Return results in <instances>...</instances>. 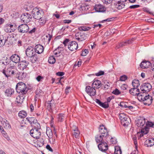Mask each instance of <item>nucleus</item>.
<instances>
[{"label":"nucleus","instance_id":"obj_46","mask_svg":"<svg viewBox=\"0 0 154 154\" xmlns=\"http://www.w3.org/2000/svg\"><path fill=\"white\" fill-rule=\"evenodd\" d=\"M36 55L35 54V55L33 56L32 57H30V60L32 63H35L37 60Z\"/></svg>","mask_w":154,"mask_h":154},{"label":"nucleus","instance_id":"obj_38","mask_svg":"<svg viewBox=\"0 0 154 154\" xmlns=\"http://www.w3.org/2000/svg\"><path fill=\"white\" fill-rule=\"evenodd\" d=\"M91 28L85 26H81L78 27L80 31H88Z\"/></svg>","mask_w":154,"mask_h":154},{"label":"nucleus","instance_id":"obj_54","mask_svg":"<svg viewBox=\"0 0 154 154\" xmlns=\"http://www.w3.org/2000/svg\"><path fill=\"white\" fill-rule=\"evenodd\" d=\"M52 37V35H51L50 34H48L46 36L45 39L46 40H48V42H50Z\"/></svg>","mask_w":154,"mask_h":154},{"label":"nucleus","instance_id":"obj_56","mask_svg":"<svg viewBox=\"0 0 154 154\" xmlns=\"http://www.w3.org/2000/svg\"><path fill=\"white\" fill-rule=\"evenodd\" d=\"M5 40L0 39V48L3 46L5 44Z\"/></svg>","mask_w":154,"mask_h":154},{"label":"nucleus","instance_id":"obj_1","mask_svg":"<svg viewBox=\"0 0 154 154\" xmlns=\"http://www.w3.org/2000/svg\"><path fill=\"white\" fill-rule=\"evenodd\" d=\"M137 96L138 100L140 101H147L148 103H144L145 105H149L152 103V97L150 96L147 93L144 92L139 93Z\"/></svg>","mask_w":154,"mask_h":154},{"label":"nucleus","instance_id":"obj_51","mask_svg":"<svg viewBox=\"0 0 154 154\" xmlns=\"http://www.w3.org/2000/svg\"><path fill=\"white\" fill-rule=\"evenodd\" d=\"M89 52L88 50V49H86L84 51H83L82 54L81 55L83 56H85L88 54Z\"/></svg>","mask_w":154,"mask_h":154},{"label":"nucleus","instance_id":"obj_55","mask_svg":"<svg viewBox=\"0 0 154 154\" xmlns=\"http://www.w3.org/2000/svg\"><path fill=\"white\" fill-rule=\"evenodd\" d=\"M110 140V142L113 144H115L117 142V140L115 137H112Z\"/></svg>","mask_w":154,"mask_h":154},{"label":"nucleus","instance_id":"obj_9","mask_svg":"<svg viewBox=\"0 0 154 154\" xmlns=\"http://www.w3.org/2000/svg\"><path fill=\"white\" fill-rule=\"evenodd\" d=\"M87 35L82 32H78L75 34V38L79 41H82L87 38Z\"/></svg>","mask_w":154,"mask_h":154},{"label":"nucleus","instance_id":"obj_13","mask_svg":"<svg viewBox=\"0 0 154 154\" xmlns=\"http://www.w3.org/2000/svg\"><path fill=\"white\" fill-rule=\"evenodd\" d=\"M34 49L31 46H29L26 49V54L28 57H32L35 54Z\"/></svg>","mask_w":154,"mask_h":154},{"label":"nucleus","instance_id":"obj_63","mask_svg":"<svg viewBox=\"0 0 154 154\" xmlns=\"http://www.w3.org/2000/svg\"><path fill=\"white\" fill-rule=\"evenodd\" d=\"M46 148L49 151H51L52 152H53V150L51 148V147H50L49 145H47L46 146Z\"/></svg>","mask_w":154,"mask_h":154},{"label":"nucleus","instance_id":"obj_61","mask_svg":"<svg viewBox=\"0 0 154 154\" xmlns=\"http://www.w3.org/2000/svg\"><path fill=\"white\" fill-rule=\"evenodd\" d=\"M70 87L69 86L67 87L65 89V93L66 94H68L69 91L70 89Z\"/></svg>","mask_w":154,"mask_h":154},{"label":"nucleus","instance_id":"obj_44","mask_svg":"<svg viewBox=\"0 0 154 154\" xmlns=\"http://www.w3.org/2000/svg\"><path fill=\"white\" fill-rule=\"evenodd\" d=\"M54 53L56 57H58L61 54V52L59 51L58 49H56L54 51Z\"/></svg>","mask_w":154,"mask_h":154},{"label":"nucleus","instance_id":"obj_26","mask_svg":"<svg viewBox=\"0 0 154 154\" xmlns=\"http://www.w3.org/2000/svg\"><path fill=\"white\" fill-rule=\"evenodd\" d=\"M145 145L147 147H151L154 145V139L150 138L146 140L145 142Z\"/></svg>","mask_w":154,"mask_h":154},{"label":"nucleus","instance_id":"obj_15","mask_svg":"<svg viewBox=\"0 0 154 154\" xmlns=\"http://www.w3.org/2000/svg\"><path fill=\"white\" fill-rule=\"evenodd\" d=\"M19 31L21 33H25L29 31V28L28 26L26 24H21L18 28Z\"/></svg>","mask_w":154,"mask_h":154},{"label":"nucleus","instance_id":"obj_45","mask_svg":"<svg viewBox=\"0 0 154 154\" xmlns=\"http://www.w3.org/2000/svg\"><path fill=\"white\" fill-rule=\"evenodd\" d=\"M115 153L116 154H121L122 151L120 148L118 146L115 147Z\"/></svg>","mask_w":154,"mask_h":154},{"label":"nucleus","instance_id":"obj_50","mask_svg":"<svg viewBox=\"0 0 154 154\" xmlns=\"http://www.w3.org/2000/svg\"><path fill=\"white\" fill-rule=\"evenodd\" d=\"M119 117L121 121L122 120L124 119L125 118H127L128 117L123 113H121L119 115Z\"/></svg>","mask_w":154,"mask_h":154},{"label":"nucleus","instance_id":"obj_6","mask_svg":"<svg viewBox=\"0 0 154 154\" xmlns=\"http://www.w3.org/2000/svg\"><path fill=\"white\" fill-rule=\"evenodd\" d=\"M70 127L72 128V133L73 137L78 138L79 137L80 131L77 126L73 124H71Z\"/></svg>","mask_w":154,"mask_h":154},{"label":"nucleus","instance_id":"obj_19","mask_svg":"<svg viewBox=\"0 0 154 154\" xmlns=\"http://www.w3.org/2000/svg\"><path fill=\"white\" fill-rule=\"evenodd\" d=\"M46 105L47 109L49 110H52V109L55 107V103L54 100H51V101H48Z\"/></svg>","mask_w":154,"mask_h":154},{"label":"nucleus","instance_id":"obj_28","mask_svg":"<svg viewBox=\"0 0 154 154\" xmlns=\"http://www.w3.org/2000/svg\"><path fill=\"white\" fill-rule=\"evenodd\" d=\"M129 93L131 95L135 96L137 95V96L139 93L140 90L139 89L135 88H132L130 89L129 91Z\"/></svg>","mask_w":154,"mask_h":154},{"label":"nucleus","instance_id":"obj_21","mask_svg":"<svg viewBox=\"0 0 154 154\" xmlns=\"http://www.w3.org/2000/svg\"><path fill=\"white\" fill-rule=\"evenodd\" d=\"M101 83L100 80L94 79L92 84V86L95 89L99 88L101 87Z\"/></svg>","mask_w":154,"mask_h":154},{"label":"nucleus","instance_id":"obj_60","mask_svg":"<svg viewBox=\"0 0 154 154\" xmlns=\"http://www.w3.org/2000/svg\"><path fill=\"white\" fill-rule=\"evenodd\" d=\"M114 97L113 96H110L108 97L107 99V102L108 103L110 102V101L114 99Z\"/></svg>","mask_w":154,"mask_h":154},{"label":"nucleus","instance_id":"obj_57","mask_svg":"<svg viewBox=\"0 0 154 154\" xmlns=\"http://www.w3.org/2000/svg\"><path fill=\"white\" fill-rule=\"evenodd\" d=\"M44 78L40 75H38L36 78V80L38 82L42 81Z\"/></svg>","mask_w":154,"mask_h":154},{"label":"nucleus","instance_id":"obj_3","mask_svg":"<svg viewBox=\"0 0 154 154\" xmlns=\"http://www.w3.org/2000/svg\"><path fill=\"white\" fill-rule=\"evenodd\" d=\"M32 16L35 19H38L44 16V12L37 7L33 8L32 11Z\"/></svg>","mask_w":154,"mask_h":154},{"label":"nucleus","instance_id":"obj_14","mask_svg":"<svg viewBox=\"0 0 154 154\" xmlns=\"http://www.w3.org/2000/svg\"><path fill=\"white\" fill-rule=\"evenodd\" d=\"M68 48L70 51H75L78 48V44L75 41H72L69 43Z\"/></svg>","mask_w":154,"mask_h":154},{"label":"nucleus","instance_id":"obj_62","mask_svg":"<svg viewBox=\"0 0 154 154\" xmlns=\"http://www.w3.org/2000/svg\"><path fill=\"white\" fill-rule=\"evenodd\" d=\"M146 125L148 127H152L154 125V124L151 122H148Z\"/></svg>","mask_w":154,"mask_h":154},{"label":"nucleus","instance_id":"obj_8","mask_svg":"<svg viewBox=\"0 0 154 154\" xmlns=\"http://www.w3.org/2000/svg\"><path fill=\"white\" fill-rule=\"evenodd\" d=\"M16 29V25L14 23H8L4 27V30L6 32H13Z\"/></svg>","mask_w":154,"mask_h":154},{"label":"nucleus","instance_id":"obj_43","mask_svg":"<svg viewBox=\"0 0 154 154\" xmlns=\"http://www.w3.org/2000/svg\"><path fill=\"white\" fill-rule=\"evenodd\" d=\"M24 97L23 96H21V98L20 95L18 96L16 98L17 101L18 103H20L23 102Z\"/></svg>","mask_w":154,"mask_h":154},{"label":"nucleus","instance_id":"obj_12","mask_svg":"<svg viewBox=\"0 0 154 154\" xmlns=\"http://www.w3.org/2000/svg\"><path fill=\"white\" fill-rule=\"evenodd\" d=\"M85 91L90 96H94L96 94V90L92 86H87L85 88Z\"/></svg>","mask_w":154,"mask_h":154},{"label":"nucleus","instance_id":"obj_52","mask_svg":"<svg viewBox=\"0 0 154 154\" xmlns=\"http://www.w3.org/2000/svg\"><path fill=\"white\" fill-rule=\"evenodd\" d=\"M112 93L116 95H119L121 93L119 91L117 88L114 91H113Z\"/></svg>","mask_w":154,"mask_h":154},{"label":"nucleus","instance_id":"obj_42","mask_svg":"<svg viewBox=\"0 0 154 154\" xmlns=\"http://www.w3.org/2000/svg\"><path fill=\"white\" fill-rule=\"evenodd\" d=\"M26 76V73L24 72L20 73L18 78L19 79H22L25 78Z\"/></svg>","mask_w":154,"mask_h":154},{"label":"nucleus","instance_id":"obj_24","mask_svg":"<svg viewBox=\"0 0 154 154\" xmlns=\"http://www.w3.org/2000/svg\"><path fill=\"white\" fill-rule=\"evenodd\" d=\"M29 63L26 60H23L20 62L18 66L20 69L24 70L28 65Z\"/></svg>","mask_w":154,"mask_h":154},{"label":"nucleus","instance_id":"obj_37","mask_svg":"<svg viewBox=\"0 0 154 154\" xmlns=\"http://www.w3.org/2000/svg\"><path fill=\"white\" fill-rule=\"evenodd\" d=\"M132 85L134 88H137L139 85V81L138 80H134L132 82Z\"/></svg>","mask_w":154,"mask_h":154},{"label":"nucleus","instance_id":"obj_49","mask_svg":"<svg viewBox=\"0 0 154 154\" xmlns=\"http://www.w3.org/2000/svg\"><path fill=\"white\" fill-rule=\"evenodd\" d=\"M127 104V103L124 102H121L120 103L119 106L121 107H124L125 108H128V106Z\"/></svg>","mask_w":154,"mask_h":154},{"label":"nucleus","instance_id":"obj_40","mask_svg":"<svg viewBox=\"0 0 154 154\" xmlns=\"http://www.w3.org/2000/svg\"><path fill=\"white\" fill-rule=\"evenodd\" d=\"M19 116L21 118H23L26 116V113L24 111H20L18 113Z\"/></svg>","mask_w":154,"mask_h":154},{"label":"nucleus","instance_id":"obj_7","mask_svg":"<svg viewBox=\"0 0 154 154\" xmlns=\"http://www.w3.org/2000/svg\"><path fill=\"white\" fill-rule=\"evenodd\" d=\"M20 19L23 22L27 23L29 22L32 19V16L28 13H24L21 15Z\"/></svg>","mask_w":154,"mask_h":154},{"label":"nucleus","instance_id":"obj_41","mask_svg":"<svg viewBox=\"0 0 154 154\" xmlns=\"http://www.w3.org/2000/svg\"><path fill=\"white\" fill-rule=\"evenodd\" d=\"M48 61L50 64H52L55 62V59L53 56H51L49 58Z\"/></svg>","mask_w":154,"mask_h":154},{"label":"nucleus","instance_id":"obj_27","mask_svg":"<svg viewBox=\"0 0 154 154\" xmlns=\"http://www.w3.org/2000/svg\"><path fill=\"white\" fill-rule=\"evenodd\" d=\"M106 137H102V135L101 134L97 135L95 137L96 141L97 143H100L106 140Z\"/></svg>","mask_w":154,"mask_h":154},{"label":"nucleus","instance_id":"obj_22","mask_svg":"<svg viewBox=\"0 0 154 154\" xmlns=\"http://www.w3.org/2000/svg\"><path fill=\"white\" fill-rule=\"evenodd\" d=\"M10 59L13 62L17 63H19L20 60V57L17 54H14L10 57Z\"/></svg>","mask_w":154,"mask_h":154},{"label":"nucleus","instance_id":"obj_36","mask_svg":"<svg viewBox=\"0 0 154 154\" xmlns=\"http://www.w3.org/2000/svg\"><path fill=\"white\" fill-rule=\"evenodd\" d=\"M133 140L134 141V144L135 146V148L136 149L137 151H136L135 150V153H132L131 154H135L136 152H137V153L138 152V150L137 149V138L136 137L134 136L133 137Z\"/></svg>","mask_w":154,"mask_h":154},{"label":"nucleus","instance_id":"obj_10","mask_svg":"<svg viewBox=\"0 0 154 154\" xmlns=\"http://www.w3.org/2000/svg\"><path fill=\"white\" fill-rule=\"evenodd\" d=\"M140 89L142 91L147 93L151 90L152 86L149 83H143L141 86Z\"/></svg>","mask_w":154,"mask_h":154},{"label":"nucleus","instance_id":"obj_47","mask_svg":"<svg viewBox=\"0 0 154 154\" xmlns=\"http://www.w3.org/2000/svg\"><path fill=\"white\" fill-rule=\"evenodd\" d=\"M100 106L106 109L109 107V104L107 102L104 103H102Z\"/></svg>","mask_w":154,"mask_h":154},{"label":"nucleus","instance_id":"obj_32","mask_svg":"<svg viewBox=\"0 0 154 154\" xmlns=\"http://www.w3.org/2000/svg\"><path fill=\"white\" fill-rule=\"evenodd\" d=\"M130 119L128 117L125 118L124 119L121 120V123L124 126H128L130 123Z\"/></svg>","mask_w":154,"mask_h":154},{"label":"nucleus","instance_id":"obj_48","mask_svg":"<svg viewBox=\"0 0 154 154\" xmlns=\"http://www.w3.org/2000/svg\"><path fill=\"white\" fill-rule=\"evenodd\" d=\"M4 59L3 60H5L4 61H2V64L5 65H7L9 63L7 57H4Z\"/></svg>","mask_w":154,"mask_h":154},{"label":"nucleus","instance_id":"obj_5","mask_svg":"<svg viewBox=\"0 0 154 154\" xmlns=\"http://www.w3.org/2000/svg\"><path fill=\"white\" fill-rule=\"evenodd\" d=\"M40 128H34L32 129L30 131V134L31 136L33 138L36 139L40 138L41 135V132L39 130Z\"/></svg>","mask_w":154,"mask_h":154},{"label":"nucleus","instance_id":"obj_58","mask_svg":"<svg viewBox=\"0 0 154 154\" xmlns=\"http://www.w3.org/2000/svg\"><path fill=\"white\" fill-rule=\"evenodd\" d=\"M140 7V5H136L130 6L129 7V8L131 9H134L136 8H138Z\"/></svg>","mask_w":154,"mask_h":154},{"label":"nucleus","instance_id":"obj_33","mask_svg":"<svg viewBox=\"0 0 154 154\" xmlns=\"http://www.w3.org/2000/svg\"><path fill=\"white\" fill-rule=\"evenodd\" d=\"M66 117V116L64 114L60 113L58 115V121L59 122H62L64 120Z\"/></svg>","mask_w":154,"mask_h":154},{"label":"nucleus","instance_id":"obj_34","mask_svg":"<svg viewBox=\"0 0 154 154\" xmlns=\"http://www.w3.org/2000/svg\"><path fill=\"white\" fill-rule=\"evenodd\" d=\"M2 122L4 128L6 129H8L10 128L11 125L6 120L4 119L3 120V121Z\"/></svg>","mask_w":154,"mask_h":154},{"label":"nucleus","instance_id":"obj_23","mask_svg":"<svg viewBox=\"0 0 154 154\" xmlns=\"http://www.w3.org/2000/svg\"><path fill=\"white\" fill-rule=\"evenodd\" d=\"M34 50H35V53L40 54L42 53L43 51V47L41 45H37L35 46Z\"/></svg>","mask_w":154,"mask_h":154},{"label":"nucleus","instance_id":"obj_16","mask_svg":"<svg viewBox=\"0 0 154 154\" xmlns=\"http://www.w3.org/2000/svg\"><path fill=\"white\" fill-rule=\"evenodd\" d=\"M14 70L11 69L10 68H8L7 70L6 71L3 69L2 71V73L8 77L9 76H12L14 75L15 73Z\"/></svg>","mask_w":154,"mask_h":154},{"label":"nucleus","instance_id":"obj_59","mask_svg":"<svg viewBox=\"0 0 154 154\" xmlns=\"http://www.w3.org/2000/svg\"><path fill=\"white\" fill-rule=\"evenodd\" d=\"M104 72L100 71L97 73H95V75L96 76H99L103 75L104 74Z\"/></svg>","mask_w":154,"mask_h":154},{"label":"nucleus","instance_id":"obj_25","mask_svg":"<svg viewBox=\"0 0 154 154\" xmlns=\"http://www.w3.org/2000/svg\"><path fill=\"white\" fill-rule=\"evenodd\" d=\"M150 62L147 61H143L140 64V66L143 69L147 68L149 67L151 65Z\"/></svg>","mask_w":154,"mask_h":154},{"label":"nucleus","instance_id":"obj_20","mask_svg":"<svg viewBox=\"0 0 154 154\" xmlns=\"http://www.w3.org/2000/svg\"><path fill=\"white\" fill-rule=\"evenodd\" d=\"M94 8L97 12H103L106 11V8L102 5L100 4L96 5Z\"/></svg>","mask_w":154,"mask_h":154},{"label":"nucleus","instance_id":"obj_53","mask_svg":"<svg viewBox=\"0 0 154 154\" xmlns=\"http://www.w3.org/2000/svg\"><path fill=\"white\" fill-rule=\"evenodd\" d=\"M127 79V76L125 75H123L120 77V81H125Z\"/></svg>","mask_w":154,"mask_h":154},{"label":"nucleus","instance_id":"obj_4","mask_svg":"<svg viewBox=\"0 0 154 154\" xmlns=\"http://www.w3.org/2000/svg\"><path fill=\"white\" fill-rule=\"evenodd\" d=\"M26 120L32 127L37 128H40L39 124L37 122L36 119L34 117H27Z\"/></svg>","mask_w":154,"mask_h":154},{"label":"nucleus","instance_id":"obj_31","mask_svg":"<svg viewBox=\"0 0 154 154\" xmlns=\"http://www.w3.org/2000/svg\"><path fill=\"white\" fill-rule=\"evenodd\" d=\"M14 92V90L11 88L7 89L5 91L6 95L8 97H10Z\"/></svg>","mask_w":154,"mask_h":154},{"label":"nucleus","instance_id":"obj_2","mask_svg":"<svg viewBox=\"0 0 154 154\" xmlns=\"http://www.w3.org/2000/svg\"><path fill=\"white\" fill-rule=\"evenodd\" d=\"M16 90L17 93L23 95L25 94L28 91L26 85L22 82H20L17 84Z\"/></svg>","mask_w":154,"mask_h":154},{"label":"nucleus","instance_id":"obj_11","mask_svg":"<svg viewBox=\"0 0 154 154\" xmlns=\"http://www.w3.org/2000/svg\"><path fill=\"white\" fill-rule=\"evenodd\" d=\"M99 132L100 134L106 137L108 135V132L106 128L103 125H100L99 128Z\"/></svg>","mask_w":154,"mask_h":154},{"label":"nucleus","instance_id":"obj_30","mask_svg":"<svg viewBox=\"0 0 154 154\" xmlns=\"http://www.w3.org/2000/svg\"><path fill=\"white\" fill-rule=\"evenodd\" d=\"M145 123V119L143 118H140V119L138 120L137 125L138 127H141L144 125Z\"/></svg>","mask_w":154,"mask_h":154},{"label":"nucleus","instance_id":"obj_17","mask_svg":"<svg viewBox=\"0 0 154 154\" xmlns=\"http://www.w3.org/2000/svg\"><path fill=\"white\" fill-rule=\"evenodd\" d=\"M132 41V39H131L128 40H126L125 42H123L120 43H119L118 44L116 45L115 47V49H117L120 48L124 46H126L127 45L131 43Z\"/></svg>","mask_w":154,"mask_h":154},{"label":"nucleus","instance_id":"obj_18","mask_svg":"<svg viewBox=\"0 0 154 154\" xmlns=\"http://www.w3.org/2000/svg\"><path fill=\"white\" fill-rule=\"evenodd\" d=\"M98 148L102 152H105L108 149L107 144L104 141L100 143L98 145Z\"/></svg>","mask_w":154,"mask_h":154},{"label":"nucleus","instance_id":"obj_35","mask_svg":"<svg viewBox=\"0 0 154 154\" xmlns=\"http://www.w3.org/2000/svg\"><path fill=\"white\" fill-rule=\"evenodd\" d=\"M38 22L40 25L43 26L45 25L46 22V20L45 16H44L40 19H38Z\"/></svg>","mask_w":154,"mask_h":154},{"label":"nucleus","instance_id":"obj_29","mask_svg":"<svg viewBox=\"0 0 154 154\" xmlns=\"http://www.w3.org/2000/svg\"><path fill=\"white\" fill-rule=\"evenodd\" d=\"M115 6L118 9H121L125 7V5L124 3L119 1L115 4Z\"/></svg>","mask_w":154,"mask_h":154},{"label":"nucleus","instance_id":"obj_64","mask_svg":"<svg viewBox=\"0 0 154 154\" xmlns=\"http://www.w3.org/2000/svg\"><path fill=\"white\" fill-rule=\"evenodd\" d=\"M69 41V39H66L63 41V43L65 46H66V44Z\"/></svg>","mask_w":154,"mask_h":154},{"label":"nucleus","instance_id":"obj_39","mask_svg":"<svg viewBox=\"0 0 154 154\" xmlns=\"http://www.w3.org/2000/svg\"><path fill=\"white\" fill-rule=\"evenodd\" d=\"M46 134L49 139H51L52 138L53 135L52 131L51 129H47Z\"/></svg>","mask_w":154,"mask_h":154}]
</instances>
